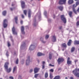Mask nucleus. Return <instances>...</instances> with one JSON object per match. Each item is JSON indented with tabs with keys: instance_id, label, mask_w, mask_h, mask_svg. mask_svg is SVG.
<instances>
[{
	"instance_id": "1",
	"label": "nucleus",
	"mask_w": 79,
	"mask_h": 79,
	"mask_svg": "<svg viewBox=\"0 0 79 79\" xmlns=\"http://www.w3.org/2000/svg\"><path fill=\"white\" fill-rule=\"evenodd\" d=\"M8 64H9V63H8V62L6 63L4 65V67L6 69V71L7 73H10V72H11V68H10L8 69Z\"/></svg>"
},
{
	"instance_id": "2",
	"label": "nucleus",
	"mask_w": 79,
	"mask_h": 79,
	"mask_svg": "<svg viewBox=\"0 0 79 79\" xmlns=\"http://www.w3.org/2000/svg\"><path fill=\"white\" fill-rule=\"evenodd\" d=\"M61 18L62 20H63L64 23H66V18H65V17H64V15H61Z\"/></svg>"
},
{
	"instance_id": "3",
	"label": "nucleus",
	"mask_w": 79,
	"mask_h": 79,
	"mask_svg": "<svg viewBox=\"0 0 79 79\" xmlns=\"http://www.w3.org/2000/svg\"><path fill=\"white\" fill-rule=\"evenodd\" d=\"M3 27L4 28L6 27L7 26H8V24H7V20L6 19H5L4 20V22L3 23Z\"/></svg>"
},
{
	"instance_id": "4",
	"label": "nucleus",
	"mask_w": 79,
	"mask_h": 79,
	"mask_svg": "<svg viewBox=\"0 0 79 79\" xmlns=\"http://www.w3.org/2000/svg\"><path fill=\"white\" fill-rule=\"evenodd\" d=\"M30 63V56H28L27 57V60H26V65L27 66H28L29 64Z\"/></svg>"
},
{
	"instance_id": "5",
	"label": "nucleus",
	"mask_w": 79,
	"mask_h": 79,
	"mask_svg": "<svg viewBox=\"0 0 79 79\" xmlns=\"http://www.w3.org/2000/svg\"><path fill=\"white\" fill-rule=\"evenodd\" d=\"M35 48V46L34 44H31L30 45L29 48L30 50H32Z\"/></svg>"
},
{
	"instance_id": "6",
	"label": "nucleus",
	"mask_w": 79,
	"mask_h": 79,
	"mask_svg": "<svg viewBox=\"0 0 79 79\" xmlns=\"http://www.w3.org/2000/svg\"><path fill=\"white\" fill-rule=\"evenodd\" d=\"M66 0H60L59 2V4H64L66 3Z\"/></svg>"
},
{
	"instance_id": "7",
	"label": "nucleus",
	"mask_w": 79,
	"mask_h": 79,
	"mask_svg": "<svg viewBox=\"0 0 79 79\" xmlns=\"http://www.w3.org/2000/svg\"><path fill=\"white\" fill-rule=\"evenodd\" d=\"M40 70V68H35L34 69V71L35 73H38V72Z\"/></svg>"
},
{
	"instance_id": "8",
	"label": "nucleus",
	"mask_w": 79,
	"mask_h": 79,
	"mask_svg": "<svg viewBox=\"0 0 79 79\" xmlns=\"http://www.w3.org/2000/svg\"><path fill=\"white\" fill-rule=\"evenodd\" d=\"M21 31L22 34H24L25 33L24 32V26H22L21 27Z\"/></svg>"
},
{
	"instance_id": "9",
	"label": "nucleus",
	"mask_w": 79,
	"mask_h": 79,
	"mask_svg": "<svg viewBox=\"0 0 79 79\" xmlns=\"http://www.w3.org/2000/svg\"><path fill=\"white\" fill-rule=\"evenodd\" d=\"M52 40L53 42H55L56 41V39L55 36H53L52 38Z\"/></svg>"
},
{
	"instance_id": "10",
	"label": "nucleus",
	"mask_w": 79,
	"mask_h": 79,
	"mask_svg": "<svg viewBox=\"0 0 79 79\" xmlns=\"http://www.w3.org/2000/svg\"><path fill=\"white\" fill-rule=\"evenodd\" d=\"M21 4L22 8H24V7H25V2L23 1H21Z\"/></svg>"
},
{
	"instance_id": "11",
	"label": "nucleus",
	"mask_w": 79,
	"mask_h": 79,
	"mask_svg": "<svg viewBox=\"0 0 79 79\" xmlns=\"http://www.w3.org/2000/svg\"><path fill=\"white\" fill-rule=\"evenodd\" d=\"M12 31L13 34H14L15 35H16V34H17V32H15V28L14 27H13Z\"/></svg>"
},
{
	"instance_id": "12",
	"label": "nucleus",
	"mask_w": 79,
	"mask_h": 79,
	"mask_svg": "<svg viewBox=\"0 0 79 79\" xmlns=\"http://www.w3.org/2000/svg\"><path fill=\"white\" fill-rule=\"evenodd\" d=\"M70 58L68 57L67 60V63L68 64H71V61L70 60Z\"/></svg>"
},
{
	"instance_id": "13",
	"label": "nucleus",
	"mask_w": 79,
	"mask_h": 79,
	"mask_svg": "<svg viewBox=\"0 0 79 79\" xmlns=\"http://www.w3.org/2000/svg\"><path fill=\"white\" fill-rule=\"evenodd\" d=\"M57 61H58V64H60V62H62L63 61H64V59H63V58H59L58 59Z\"/></svg>"
},
{
	"instance_id": "14",
	"label": "nucleus",
	"mask_w": 79,
	"mask_h": 79,
	"mask_svg": "<svg viewBox=\"0 0 79 79\" xmlns=\"http://www.w3.org/2000/svg\"><path fill=\"white\" fill-rule=\"evenodd\" d=\"M31 13H32L31 12V10H28V18H31Z\"/></svg>"
},
{
	"instance_id": "15",
	"label": "nucleus",
	"mask_w": 79,
	"mask_h": 79,
	"mask_svg": "<svg viewBox=\"0 0 79 79\" xmlns=\"http://www.w3.org/2000/svg\"><path fill=\"white\" fill-rule=\"evenodd\" d=\"M71 42H72V40H69L67 43L68 45V46H70L71 45Z\"/></svg>"
},
{
	"instance_id": "16",
	"label": "nucleus",
	"mask_w": 79,
	"mask_h": 79,
	"mask_svg": "<svg viewBox=\"0 0 79 79\" xmlns=\"http://www.w3.org/2000/svg\"><path fill=\"white\" fill-rule=\"evenodd\" d=\"M37 55L39 56H42V55H45V54H42L40 52H39L38 53Z\"/></svg>"
},
{
	"instance_id": "17",
	"label": "nucleus",
	"mask_w": 79,
	"mask_h": 79,
	"mask_svg": "<svg viewBox=\"0 0 79 79\" xmlns=\"http://www.w3.org/2000/svg\"><path fill=\"white\" fill-rule=\"evenodd\" d=\"M79 4V1L77 2H76V5L75 6V5H73V6L74 8L76 7V6H77V5H78Z\"/></svg>"
},
{
	"instance_id": "18",
	"label": "nucleus",
	"mask_w": 79,
	"mask_h": 79,
	"mask_svg": "<svg viewBox=\"0 0 79 79\" xmlns=\"http://www.w3.org/2000/svg\"><path fill=\"white\" fill-rule=\"evenodd\" d=\"M74 45H77L79 44V41L75 40L74 42Z\"/></svg>"
},
{
	"instance_id": "19",
	"label": "nucleus",
	"mask_w": 79,
	"mask_h": 79,
	"mask_svg": "<svg viewBox=\"0 0 79 79\" xmlns=\"http://www.w3.org/2000/svg\"><path fill=\"white\" fill-rule=\"evenodd\" d=\"M40 40L41 41L42 43H45V41H44V38L42 37H41L40 38Z\"/></svg>"
},
{
	"instance_id": "20",
	"label": "nucleus",
	"mask_w": 79,
	"mask_h": 79,
	"mask_svg": "<svg viewBox=\"0 0 79 79\" xmlns=\"http://www.w3.org/2000/svg\"><path fill=\"white\" fill-rule=\"evenodd\" d=\"M68 2L69 4H72L73 3V0H69Z\"/></svg>"
},
{
	"instance_id": "21",
	"label": "nucleus",
	"mask_w": 79,
	"mask_h": 79,
	"mask_svg": "<svg viewBox=\"0 0 79 79\" xmlns=\"http://www.w3.org/2000/svg\"><path fill=\"white\" fill-rule=\"evenodd\" d=\"M45 62L44 61H43L42 62V69H45Z\"/></svg>"
},
{
	"instance_id": "22",
	"label": "nucleus",
	"mask_w": 79,
	"mask_h": 79,
	"mask_svg": "<svg viewBox=\"0 0 79 79\" xmlns=\"http://www.w3.org/2000/svg\"><path fill=\"white\" fill-rule=\"evenodd\" d=\"M58 8L60 10V11H62L63 9V7L61 6H59L58 7Z\"/></svg>"
},
{
	"instance_id": "23",
	"label": "nucleus",
	"mask_w": 79,
	"mask_h": 79,
	"mask_svg": "<svg viewBox=\"0 0 79 79\" xmlns=\"http://www.w3.org/2000/svg\"><path fill=\"white\" fill-rule=\"evenodd\" d=\"M16 66H15L14 67L13 69V73H14L15 72V71L16 70Z\"/></svg>"
},
{
	"instance_id": "24",
	"label": "nucleus",
	"mask_w": 79,
	"mask_h": 79,
	"mask_svg": "<svg viewBox=\"0 0 79 79\" xmlns=\"http://www.w3.org/2000/svg\"><path fill=\"white\" fill-rule=\"evenodd\" d=\"M60 78V77L59 76H56L53 79H59Z\"/></svg>"
},
{
	"instance_id": "25",
	"label": "nucleus",
	"mask_w": 79,
	"mask_h": 79,
	"mask_svg": "<svg viewBox=\"0 0 79 79\" xmlns=\"http://www.w3.org/2000/svg\"><path fill=\"white\" fill-rule=\"evenodd\" d=\"M15 23L17 24L18 23V22H17V21H18V17H15Z\"/></svg>"
},
{
	"instance_id": "26",
	"label": "nucleus",
	"mask_w": 79,
	"mask_h": 79,
	"mask_svg": "<svg viewBox=\"0 0 79 79\" xmlns=\"http://www.w3.org/2000/svg\"><path fill=\"white\" fill-rule=\"evenodd\" d=\"M48 73L47 72H46L45 73V78H47V77H48Z\"/></svg>"
},
{
	"instance_id": "27",
	"label": "nucleus",
	"mask_w": 79,
	"mask_h": 79,
	"mask_svg": "<svg viewBox=\"0 0 79 79\" xmlns=\"http://www.w3.org/2000/svg\"><path fill=\"white\" fill-rule=\"evenodd\" d=\"M6 14V11H4L2 12V15L4 16H5Z\"/></svg>"
},
{
	"instance_id": "28",
	"label": "nucleus",
	"mask_w": 79,
	"mask_h": 79,
	"mask_svg": "<svg viewBox=\"0 0 79 79\" xmlns=\"http://www.w3.org/2000/svg\"><path fill=\"white\" fill-rule=\"evenodd\" d=\"M73 14V12L72 11H70L69 13V15L70 16V17H71L72 16V14Z\"/></svg>"
},
{
	"instance_id": "29",
	"label": "nucleus",
	"mask_w": 79,
	"mask_h": 79,
	"mask_svg": "<svg viewBox=\"0 0 79 79\" xmlns=\"http://www.w3.org/2000/svg\"><path fill=\"white\" fill-rule=\"evenodd\" d=\"M62 45L63 47H64L65 48H66V45L65 43H64L62 44Z\"/></svg>"
},
{
	"instance_id": "30",
	"label": "nucleus",
	"mask_w": 79,
	"mask_h": 79,
	"mask_svg": "<svg viewBox=\"0 0 79 79\" xmlns=\"http://www.w3.org/2000/svg\"><path fill=\"white\" fill-rule=\"evenodd\" d=\"M48 37H49V35H46L45 37V39H48Z\"/></svg>"
},
{
	"instance_id": "31",
	"label": "nucleus",
	"mask_w": 79,
	"mask_h": 79,
	"mask_svg": "<svg viewBox=\"0 0 79 79\" xmlns=\"http://www.w3.org/2000/svg\"><path fill=\"white\" fill-rule=\"evenodd\" d=\"M73 11L75 14H77L76 11V10H75V9H74V8H73Z\"/></svg>"
},
{
	"instance_id": "32",
	"label": "nucleus",
	"mask_w": 79,
	"mask_h": 79,
	"mask_svg": "<svg viewBox=\"0 0 79 79\" xmlns=\"http://www.w3.org/2000/svg\"><path fill=\"white\" fill-rule=\"evenodd\" d=\"M25 15H27V10H24L23 11Z\"/></svg>"
},
{
	"instance_id": "33",
	"label": "nucleus",
	"mask_w": 79,
	"mask_h": 79,
	"mask_svg": "<svg viewBox=\"0 0 79 79\" xmlns=\"http://www.w3.org/2000/svg\"><path fill=\"white\" fill-rule=\"evenodd\" d=\"M74 47H73L71 49V52H74Z\"/></svg>"
},
{
	"instance_id": "34",
	"label": "nucleus",
	"mask_w": 79,
	"mask_h": 79,
	"mask_svg": "<svg viewBox=\"0 0 79 79\" xmlns=\"http://www.w3.org/2000/svg\"><path fill=\"white\" fill-rule=\"evenodd\" d=\"M39 74H37L35 75V78H37V76H39Z\"/></svg>"
},
{
	"instance_id": "35",
	"label": "nucleus",
	"mask_w": 79,
	"mask_h": 79,
	"mask_svg": "<svg viewBox=\"0 0 79 79\" xmlns=\"http://www.w3.org/2000/svg\"><path fill=\"white\" fill-rule=\"evenodd\" d=\"M49 59H50V60H51V59H52V54H49Z\"/></svg>"
},
{
	"instance_id": "36",
	"label": "nucleus",
	"mask_w": 79,
	"mask_h": 79,
	"mask_svg": "<svg viewBox=\"0 0 79 79\" xmlns=\"http://www.w3.org/2000/svg\"><path fill=\"white\" fill-rule=\"evenodd\" d=\"M50 77L51 79H52V78H53V76H52V74H50Z\"/></svg>"
},
{
	"instance_id": "37",
	"label": "nucleus",
	"mask_w": 79,
	"mask_h": 79,
	"mask_svg": "<svg viewBox=\"0 0 79 79\" xmlns=\"http://www.w3.org/2000/svg\"><path fill=\"white\" fill-rule=\"evenodd\" d=\"M7 44H8V47H10V42H8L7 43Z\"/></svg>"
},
{
	"instance_id": "38",
	"label": "nucleus",
	"mask_w": 79,
	"mask_h": 79,
	"mask_svg": "<svg viewBox=\"0 0 79 79\" xmlns=\"http://www.w3.org/2000/svg\"><path fill=\"white\" fill-rule=\"evenodd\" d=\"M54 71V70H53V69H51L50 70V71L51 72H52V73H53V72Z\"/></svg>"
},
{
	"instance_id": "39",
	"label": "nucleus",
	"mask_w": 79,
	"mask_h": 79,
	"mask_svg": "<svg viewBox=\"0 0 79 79\" xmlns=\"http://www.w3.org/2000/svg\"><path fill=\"white\" fill-rule=\"evenodd\" d=\"M18 61H19V60H18V59H17L16 61V64H18Z\"/></svg>"
},
{
	"instance_id": "40",
	"label": "nucleus",
	"mask_w": 79,
	"mask_h": 79,
	"mask_svg": "<svg viewBox=\"0 0 79 79\" xmlns=\"http://www.w3.org/2000/svg\"><path fill=\"white\" fill-rule=\"evenodd\" d=\"M44 15L45 16H46L47 15V11H45L44 12Z\"/></svg>"
},
{
	"instance_id": "41",
	"label": "nucleus",
	"mask_w": 79,
	"mask_h": 79,
	"mask_svg": "<svg viewBox=\"0 0 79 79\" xmlns=\"http://www.w3.org/2000/svg\"><path fill=\"white\" fill-rule=\"evenodd\" d=\"M18 79H22V78H21V76H19V77Z\"/></svg>"
},
{
	"instance_id": "42",
	"label": "nucleus",
	"mask_w": 79,
	"mask_h": 79,
	"mask_svg": "<svg viewBox=\"0 0 79 79\" xmlns=\"http://www.w3.org/2000/svg\"><path fill=\"white\" fill-rule=\"evenodd\" d=\"M77 26H79V21H78L77 23Z\"/></svg>"
},
{
	"instance_id": "43",
	"label": "nucleus",
	"mask_w": 79,
	"mask_h": 79,
	"mask_svg": "<svg viewBox=\"0 0 79 79\" xmlns=\"http://www.w3.org/2000/svg\"><path fill=\"white\" fill-rule=\"evenodd\" d=\"M32 71H33V70L32 69H31L30 70V73H32Z\"/></svg>"
},
{
	"instance_id": "44",
	"label": "nucleus",
	"mask_w": 79,
	"mask_h": 79,
	"mask_svg": "<svg viewBox=\"0 0 79 79\" xmlns=\"http://www.w3.org/2000/svg\"><path fill=\"white\" fill-rule=\"evenodd\" d=\"M10 79H13V77H9Z\"/></svg>"
},
{
	"instance_id": "45",
	"label": "nucleus",
	"mask_w": 79,
	"mask_h": 79,
	"mask_svg": "<svg viewBox=\"0 0 79 79\" xmlns=\"http://www.w3.org/2000/svg\"><path fill=\"white\" fill-rule=\"evenodd\" d=\"M23 21L21 20L20 21V23H21V24H23Z\"/></svg>"
},
{
	"instance_id": "46",
	"label": "nucleus",
	"mask_w": 79,
	"mask_h": 79,
	"mask_svg": "<svg viewBox=\"0 0 79 79\" xmlns=\"http://www.w3.org/2000/svg\"><path fill=\"white\" fill-rule=\"evenodd\" d=\"M49 66H54V65H52L51 64H50Z\"/></svg>"
},
{
	"instance_id": "47",
	"label": "nucleus",
	"mask_w": 79,
	"mask_h": 79,
	"mask_svg": "<svg viewBox=\"0 0 79 79\" xmlns=\"http://www.w3.org/2000/svg\"><path fill=\"white\" fill-rule=\"evenodd\" d=\"M22 18H24V16L23 15H22Z\"/></svg>"
},
{
	"instance_id": "48",
	"label": "nucleus",
	"mask_w": 79,
	"mask_h": 79,
	"mask_svg": "<svg viewBox=\"0 0 79 79\" xmlns=\"http://www.w3.org/2000/svg\"><path fill=\"white\" fill-rule=\"evenodd\" d=\"M6 55L7 56H8V52H7L6 54Z\"/></svg>"
},
{
	"instance_id": "49",
	"label": "nucleus",
	"mask_w": 79,
	"mask_h": 79,
	"mask_svg": "<svg viewBox=\"0 0 79 79\" xmlns=\"http://www.w3.org/2000/svg\"><path fill=\"white\" fill-rule=\"evenodd\" d=\"M77 11H78V12H79V7L78 8L77 10Z\"/></svg>"
},
{
	"instance_id": "50",
	"label": "nucleus",
	"mask_w": 79,
	"mask_h": 79,
	"mask_svg": "<svg viewBox=\"0 0 79 79\" xmlns=\"http://www.w3.org/2000/svg\"><path fill=\"white\" fill-rule=\"evenodd\" d=\"M21 63H22V64H24V62L23 61H21Z\"/></svg>"
},
{
	"instance_id": "51",
	"label": "nucleus",
	"mask_w": 79,
	"mask_h": 79,
	"mask_svg": "<svg viewBox=\"0 0 79 79\" xmlns=\"http://www.w3.org/2000/svg\"><path fill=\"white\" fill-rule=\"evenodd\" d=\"M77 61H78V60H76L75 61V63H76V62H77Z\"/></svg>"
},
{
	"instance_id": "52",
	"label": "nucleus",
	"mask_w": 79,
	"mask_h": 79,
	"mask_svg": "<svg viewBox=\"0 0 79 79\" xmlns=\"http://www.w3.org/2000/svg\"><path fill=\"white\" fill-rule=\"evenodd\" d=\"M70 79H73V77H71L70 78Z\"/></svg>"
},
{
	"instance_id": "53",
	"label": "nucleus",
	"mask_w": 79,
	"mask_h": 79,
	"mask_svg": "<svg viewBox=\"0 0 79 79\" xmlns=\"http://www.w3.org/2000/svg\"><path fill=\"white\" fill-rule=\"evenodd\" d=\"M10 10H11V11H12V10H13V9L12 8H10Z\"/></svg>"
},
{
	"instance_id": "54",
	"label": "nucleus",
	"mask_w": 79,
	"mask_h": 79,
	"mask_svg": "<svg viewBox=\"0 0 79 79\" xmlns=\"http://www.w3.org/2000/svg\"><path fill=\"white\" fill-rule=\"evenodd\" d=\"M55 15H54L53 18L54 19H55Z\"/></svg>"
},
{
	"instance_id": "55",
	"label": "nucleus",
	"mask_w": 79,
	"mask_h": 79,
	"mask_svg": "<svg viewBox=\"0 0 79 79\" xmlns=\"http://www.w3.org/2000/svg\"><path fill=\"white\" fill-rule=\"evenodd\" d=\"M65 79H68V78H67V77H65Z\"/></svg>"
},
{
	"instance_id": "56",
	"label": "nucleus",
	"mask_w": 79,
	"mask_h": 79,
	"mask_svg": "<svg viewBox=\"0 0 79 79\" xmlns=\"http://www.w3.org/2000/svg\"><path fill=\"white\" fill-rule=\"evenodd\" d=\"M14 5V4H12V6H13Z\"/></svg>"
},
{
	"instance_id": "57",
	"label": "nucleus",
	"mask_w": 79,
	"mask_h": 79,
	"mask_svg": "<svg viewBox=\"0 0 79 79\" xmlns=\"http://www.w3.org/2000/svg\"><path fill=\"white\" fill-rule=\"evenodd\" d=\"M77 18H79V17H78Z\"/></svg>"
},
{
	"instance_id": "58",
	"label": "nucleus",
	"mask_w": 79,
	"mask_h": 79,
	"mask_svg": "<svg viewBox=\"0 0 79 79\" xmlns=\"http://www.w3.org/2000/svg\"><path fill=\"white\" fill-rule=\"evenodd\" d=\"M61 29V28H60V29Z\"/></svg>"
},
{
	"instance_id": "59",
	"label": "nucleus",
	"mask_w": 79,
	"mask_h": 79,
	"mask_svg": "<svg viewBox=\"0 0 79 79\" xmlns=\"http://www.w3.org/2000/svg\"><path fill=\"white\" fill-rule=\"evenodd\" d=\"M32 0H31V1H32Z\"/></svg>"
},
{
	"instance_id": "60",
	"label": "nucleus",
	"mask_w": 79,
	"mask_h": 79,
	"mask_svg": "<svg viewBox=\"0 0 79 79\" xmlns=\"http://www.w3.org/2000/svg\"><path fill=\"white\" fill-rule=\"evenodd\" d=\"M63 50V51H64V50L63 49V50Z\"/></svg>"
},
{
	"instance_id": "61",
	"label": "nucleus",
	"mask_w": 79,
	"mask_h": 79,
	"mask_svg": "<svg viewBox=\"0 0 79 79\" xmlns=\"http://www.w3.org/2000/svg\"><path fill=\"white\" fill-rule=\"evenodd\" d=\"M39 1V0H38Z\"/></svg>"
},
{
	"instance_id": "62",
	"label": "nucleus",
	"mask_w": 79,
	"mask_h": 79,
	"mask_svg": "<svg viewBox=\"0 0 79 79\" xmlns=\"http://www.w3.org/2000/svg\"><path fill=\"white\" fill-rule=\"evenodd\" d=\"M34 26H35V25L34 24Z\"/></svg>"
}]
</instances>
